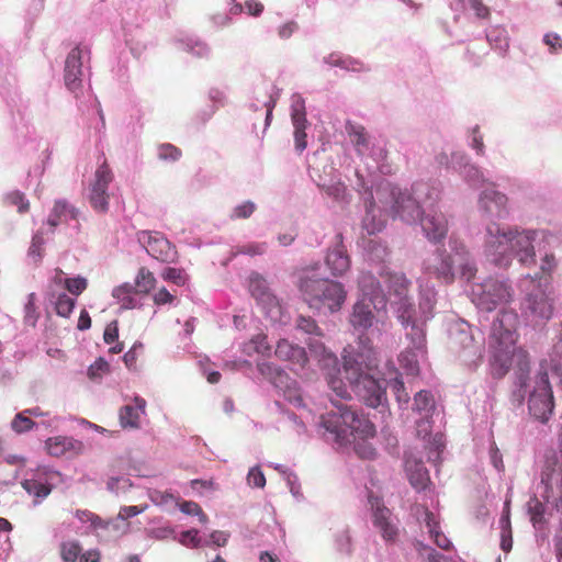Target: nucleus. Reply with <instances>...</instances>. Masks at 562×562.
I'll list each match as a JSON object with an SVG mask.
<instances>
[{
  "instance_id": "22",
  "label": "nucleus",
  "mask_w": 562,
  "mask_h": 562,
  "mask_svg": "<svg viewBox=\"0 0 562 562\" xmlns=\"http://www.w3.org/2000/svg\"><path fill=\"white\" fill-rule=\"evenodd\" d=\"M507 196L494 189H487L480 196V206L491 216L503 218L507 215Z\"/></svg>"
},
{
  "instance_id": "59",
  "label": "nucleus",
  "mask_w": 562,
  "mask_h": 562,
  "mask_svg": "<svg viewBox=\"0 0 562 562\" xmlns=\"http://www.w3.org/2000/svg\"><path fill=\"white\" fill-rule=\"evenodd\" d=\"M247 482L250 486L261 488L266 485V477L259 468H252L248 472Z\"/></svg>"
},
{
  "instance_id": "63",
  "label": "nucleus",
  "mask_w": 562,
  "mask_h": 562,
  "mask_svg": "<svg viewBox=\"0 0 562 562\" xmlns=\"http://www.w3.org/2000/svg\"><path fill=\"white\" fill-rule=\"evenodd\" d=\"M470 8L475 12L480 19H487L490 16V9L482 0H468Z\"/></svg>"
},
{
  "instance_id": "36",
  "label": "nucleus",
  "mask_w": 562,
  "mask_h": 562,
  "mask_svg": "<svg viewBox=\"0 0 562 562\" xmlns=\"http://www.w3.org/2000/svg\"><path fill=\"white\" fill-rule=\"evenodd\" d=\"M243 351L249 357L254 356L255 353L261 356H270L271 347L268 344L267 336L265 334H257L249 341L244 344Z\"/></svg>"
},
{
  "instance_id": "10",
  "label": "nucleus",
  "mask_w": 562,
  "mask_h": 562,
  "mask_svg": "<svg viewBox=\"0 0 562 562\" xmlns=\"http://www.w3.org/2000/svg\"><path fill=\"white\" fill-rule=\"evenodd\" d=\"M137 240L150 257L162 263H173L178 260L176 246L159 232L140 231L137 233Z\"/></svg>"
},
{
  "instance_id": "57",
  "label": "nucleus",
  "mask_w": 562,
  "mask_h": 562,
  "mask_svg": "<svg viewBox=\"0 0 562 562\" xmlns=\"http://www.w3.org/2000/svg\"><path fill=\"white\" fill-rule=\"evenodd\" d=\"M322 189L328 196H331L335 200H342L346 194V186L339 181L329 186H322Z\"/></svg>"
},
{
  "instance_id": "49",
  "label": "nucleus",
  "mask_w": 562,
  "mask_h": 562,
  "mask_svg": "<svg viewBox=\"0 0 562 562\" xmlns=\"http://www.w3.org/2000/svg\"><path fill=\"white\" fill-rule=\"evenodd\" d=\"M502 535H501V548L504 552H509L513 548V537L510 529V520L508 514L501 518Z\"/></svg>"
},
{
  "instance_id": "4",
  "label": "nucleus",
  "mask_w": 562,
  "mask_h": 562,
  "mask_svg": "<svg viewBox=\"0 0 562 562\" xmlns=\"http://www.w3.org/2000/svg\"><path fill=\"white\" fill-rule=\"evenodd\" d=\"M299 288L308 306L318 312L339 311L347 295L341 283L325 278H314V273L310 271L304 272L300 278Z\"/></svg>"
},
{
  "instance_id": "54",
  "label": "nucleus",
  "mask_w": 562,
  "mask_h": 562,
  "mask_svg": "<svg viewBox=\"0 0 562 562\" xmlns=\"http://www.w3.org/2000/svg\"><path fill=\"white\" fill-rule=\"evenodd\" d=\"M35 423L25 415V412L16 414L11 423L12 429L18 434L32 429Z\"/></svg>"
},
{
  "instance_id": "48",
  "label": "nucleus",
  "mask_w": 562,
  "mask_h": 562,
  "mask_svg": "<svg viewBox=\"0 0 562 562\" xmlns=\"http://www.w3.org/2000/svg\"><path fill=\"white\" fill-rule=\"evenodd\" d=\"M161 278L165 281L171 282L178 286H182L188 281V276L183 269L168 267L161 272Z\"/></svg>"
},
{
  "instance_id": "60",
  "label": "nucleus",
  "mask_w": 562,
  "mask_h": 562,
  "mask_svg": "<svg viewBox=\"0 0 562 562\" xmlns=\"http://www.w3.org/2000/svg\"><path fill=\"white\" fill-rule=\"evenodd\" d=\"M44 244L45 239L43 235L41 233H36L32 238L29 254L33 257H37L38 259H41L43 256Z\"/></svg>"
},
{
  "instance_id": "3",
  "label": "nucleus",
  "mask_w": 562,
  "mask_h": 562,
  "mask_svg": "<svg viewBox=\"0 0 562 562\" xmlns=\"http://www.w3.org/2000/svg\"><path fill=\"white\" fill-rule=\"evenodd\" d=\"M548 368V361L542 360L539 364L537 373L532 379L529 378V372H527L526 393L521 403H518L514 398V392L518 389L516 385V368H514V389L512 391L510 397L515 405L520 406L525 402L528 394V412L533 419L542 424H547L549 422L553 415L555 406ZM528 371H530V367L528 368Z\"/></svg>"
},
{
  "instance_id": "41",
  "label": "nucleus",
  "mask_w": 562,
  "mask_h": 562,
  "mask_svg": "<svg viewBox=\"0 0 562 562\" xmlns=\"http://www.w3.org/2000/svg\"><path fill=\"white\" fill-rule=\"evenodd\" d=\"M133 294H135V290L131 283H124L116 286L112 293L113 297L117 299L125 308H133L136 306V300Z\"/></svg>"
},
{
  "instance_id": "45",
  "label": "nucleus",
  "mask_w": 562,
  "mask_h": 562,
  "mask_svg": "<svg viewBox=\"0 0 562 562\" xmlns=\"http://www.w3.org/2000/svg\"><path fill=\"white\" fill-rule=\"evenodd\" d=\"M5 204L10 206H15L18 213L24 214L30 211V201L26 199L25 194L20 191H12L5 196Z\"/></svg>"
},
{
  "instance_id": "46",
  "label": "nucleus",
  "mask_w": 562,
  "mask_h": 562,
  "mask_svg": "<svg viewBox=\"0 0 562 562\" xmlns=\"http://www.w3.org/2000/svg\"><path fill=\"white\" fill-rule=\"evenodd\" d=\"M250 291L254 297L262 303L272 304L276 297L266 289L263 282L259 279L251 280Z\"/></svg>"
},
{
  "instance_id": "38",
  "label": "nucleus",
  "mask_w": 562,
  "mask_h": 562,
  "mask_svg": "<svg viewBox=\"0 0 562 562\" xmlns=\"http://www.w3.org/2000/svg\"><path fill=\"white\" fill-rule=\"evenodd\" d=\"M346 131L351 138V142L357 148L359 154H362L369 146V139L366 130L362 125L352 124L350 122L346 125Z\"/></svg>"
},
{
  "instance_id": "64",
  "label": "nucleus",
  "mask_w": 562,
  "mask_h": 562,
  "mask_svg": "<svg viewBox=\"0 0 562 562\" xmlns=\"http://www.w3.org/2000/svg\"><path fill=\"white\" fill-rule=\"evenodd\" d=\"M543 42L555 53L562 49V38L557 33H548L543 37Z\"/></svg>"
},
{
  "instance_id": "14",
  "label": "nucleus",
  "mask_w": 562,
  "mask_h": 562,
  "mask_svg": "<svg viewBox=\"0 0 562 562\" xmlns=\"http://www.w3.org/2000/svg\"><path fill=\"white\" fill-rule=\"evenodd\" d=\"M369 503L371 505L374 528L384 541L395 542L398 537L397 519L379 497L370 495Z\"/></svg>"
},
{
  "instance_id": "39",
  "label": "nucleus",
  "mask_w": 562,
  "mask_h": 562,
  "mask_svg": "<svg viewBox=\"0 0 562 562\" xmlns=\"http://www.w3.org/2000/svg\"><path fill=\"white\" fill-rule=\"evenodd\" d=\"M435 409V400L430 392L419 391L414 397V411L423 414L425 417H430Z\"/></svg>"
},
{
  "instance_id": "17",
  "label": "nucleus",
  "mask_w": 562,
  "mask_h": 562,
  "mask_svg": "<svg viewBox=\"0 0 562 562\" xmlns=\"http://www.w3.org/2000/svg\"><path fill=\"white\" fill-rule=\"evenodd\" d=\"M361 400L370 407H378L386 401L385 381L369 375L353 387Z\"/></svg>"
},
{
  "instance_id": "24",
  "label": "nucleus",
  "mask_w": 562,
  "mask_h": 562,
  "mask_svg": "<svg viewBox=\"0 0 562 562\" xmlns=\"http://www.w3.org/2000/svg\"><path fill=\"white\" fill-rule=\"evenodd\" d=\"M325 263L334 277H341L350 269V258L340 240L328 250Z\"/></svg>"
},
{
  "instance_id": "5",
  "label": "nucleus",
  "mask_w": 562,
  "mask_h": 562,
  "mask_svg": "<svg viewBox=\"0 0 562 562\" xmlns=\"http://www.w3.org/2000/svg\"><path fill=\"white\" fill-rule=\"evenodd\" d=\"M425 269L427 273L447 283L452 282L456 269H458L461 277L467 280H471L476 271L468 251L462 245L456 247L452 255L446 254L445 251H437L426 261Z\"/></svg>"
},
{
  "instance_id": "1",
  "label": "nucleus",
  "mask_w": 562,
  "mask_h": 562,
  "mask_svg": "<svg viewBox=\"0 0 562 562\" xmlns=\"http://www.w3.org/2000/svg\"><path fill=\"white\" fill-rule=\"evenodd\" d=\"M518 315L514 311L502 310L492 324L491 337L495 341V351L491 361L494 378H503L509 369L516 368V385L514 398L521 403L526 393L529 353L515 346Z\"/></svg>"
},
{
  "instance_id": "43",
  "label": "nucleus",
  "mask_w": 562,
  "mask_h": 562,
  "mask_svg": "<svg viewBox=\"0 0 562 562\" xmlns=\"http://www.w3.org/2000/svg\"><path fill=\"white\" fill-rule=\"evenodd\" d=\"M527 510L530 516V521L533 526L543 524L546 505L536 496L531 497L527 503Z\"/></svg>"
},
{
  "instance_id": "27",
  "label": "nucleus",
  "mask_w": 562,
  "mask_h": 562,
  "mask_svg": "<svg viewBox=\"0 0 562 562\" xmlns=\"http://www.w3.org/2000/svg\"><path fill=\"white\" fill-rule=\"evenodd\" d=\"M405 470L411 485L416 491H424L427 488L430 483V477L423 461L414 458H406Z\"/></svg>"
},
{
  "instance_id": "34",
  "label": "nucleus",
  "mask_w": 562,
  "mask_h": 562,
  "mask_svg": "<svg viewBox=\"0 0 562 562\" xmlns=\"http://www.w3.org/2000/svg\"><path fill=\"white\" fill-rule=\"evenodd\" d=\"M359 349L358 351H353L355 355L359 356V358L366 359V367L368 369L376 368L378 366V352L375 347L373 346L372 341L369 339V337L361 335L359 337Z\"/></svg>"
},
{
  "instance_id": "19",
  "label": "nucleus",
  "mask_w": 562,
  "mask_h": 562,
  "mask_svg": "<svg viewBox=\"0 0 562 562\" xmlns=\"http://www.w3.org/2000/svg\"><path fill=\"white\" fill-rule=\"evenodd\" d=\"M420 225L427 238L431 241H439L446 237L448 232V222L441 212L429 209L423 212Z\"/></svg>"
},
{
  "instance_id": "61",
  "label": "nucleus",
  "mask_w": 562,
  "mask_h": 562,
  "mask_svg": "<svg viewBox=\"0 0 562 562\" xmlns=\"http://www.w3.org/2000/svg\"><path fill=\"white\" fill-rule=\"evenodd\" d=\"M36 295L35 293H31L27 296V303L25 304V319L31 322L32 325H35L38 314L36 313Z\"/></svg>"
},
{
  "instance_id": "62",
  "label": "nucleus",
  "mask_w": 562,
  "mask_h": 562,
  "mask_svg": "<svg viewBox=\"0 0 562 562\" xmlns=\"http://www.w3.org/2000/svg\"><path fill=\"white\" fill-rule=\"evenodd\" d=\"M175 295L171 294L165 286L160 288L154 295L153 302L160 306L166 304H171L175 301Z\"/></svg>"
},
{
  "instance_id": "29",
  "label": "nucleus",
  "mask_w": 562,
  "mask_h": 562,
  "mask_svg": "<svg viewBox=\"0 0 562 562\" xmlns=\"http://www.w3.org/2000/svg\"><path fill=\"white\" fill-rule=\"evenodd\" d=\"M78 210L70 205L66 200H56L47 217V224L54 229L59 224L76 220Z\"/></svg>"
},
{
  "instance_id": "20",
  "label": "nucleus",
  "mask_w": 562,
  "mask_h": 562,
  "mask_svg": "<svg viewBox=\"0 0 562 562\" xmlns=\"http://www.w3.org/2000/svg\"><path fill=\"white\" fill-rule=\"evenodd\" d=\"M342 360L346 378L352 387L370 375L367 373L370 369L366 367V359L355 355L352 348L344 349Z\"/></svg>"
},
{
  "instance_id": "26",
  "label": "nucleus",
  "mask_w": 562,
  "mask_h": 562,
  "mask_svg": "<svg viewBox=\"0 0 562 562\" xmlns=\"http://www.w3.org/2000/svg\"><path fill=\"white\" fill-rule=\"evenodd\" d=\"M292 123L294 126V143L297 153H302L307 147L306 133L307 127L306 113L304 103L299 102L292 108Z\"/></svg>"
},
{
  "instance_id": "44",
  "label": "nucleus",
  "mask_w": 562,
  "mask_h": 562,
  "mask_svg": "<svg viewBox=\"0 0 562 562\" xmlns=\"http://www.w3.org/2000/svg\"><path fill=\"white\" fill-rule=\"evenodd\" d=\"M76 306V300L60 293L55 301V312L60 317H69Z\"/></svg>"
},
{
  "instance_id": "16",
  "label": "nucleus",
  "mask_w": 562,
  "mask_h": 562,
  "mask_svg": "<svg viewBox=\"0 0 562 562\" xmlns=\"http://www.w3.org/2000/svg\"><path fill=\"white\" fill-rule=\"evenodd\" d=\"M323 352L324 356L322 362L325 371L324 375L329 389L338 398H350L348 387L339 376L340 369L338 368L337 357L325 348H323Z\"/></svg>"
},
{
  "instance_id": "8",
  "label": "nucleus",
  "mask_w": 562,
  "mask_h": 562,
  "mask_svg": "<svg viewBox=\"0 0 562 562\" xmlns=\"http://www.w3.org/2000/svg\"><path fill=\"white\" fill-rule=\"evenodd\" d=\"M472 301L481 310L491 312L497 306L508 303L513 297V291L505 281L488 278L482 283L472 286Z\"/></svg>"
},
{
  "instance_id": "52",
  "label": "nucleus",
  "mask_w": 562,
  "mask_h": 562,
  "mask_svg": "<svg viewBox=\"0 0 562 562\" xmlns=\"http://www.w3.org/2000/svg\"><path fill=\"white\" fill-rule=\"evenodd\" d=\"M179 508L182 513L187 515L198 516L200 522L202 524H206L209 520L207 516L203 513L201 506L195 502L183 501L182 503L179 504Z\"/></svg>"
},
{
  "instance_id": "23",
  "label": "nucleus",
  "mask_w": 562,
  "mask_h": 562,
  "mask_svg": "<svg viewBox=\"0 0 562 562\" xmlns=\"http://www.w3.org/2000/svg\"><path fill=\"white\" fill-rule=\"evenodd\" d=\"M274 355L280 360L288 361L300 368H303L308 360L305 349L288 339H280L278 341Z\"/></svg>"
},
{
  "instance_id": "53",
  "label": "nucleus",
  "mask_w": 562,
  "mask_h": 562,
  "mask_svg": "<svg viewBox=\"0 0 562 562\" xmlns=\"http://www.w3.org/2000/svg\"><path fill=\"white\" fill-rule=\"evenodd\" d=\"M296 327L306 334L315 336H323V333L316 322L310 316H299L296 319Z\"/></svg>"
},
{
  "instance_id": "6",
  "label": "nucleus",
  "mask_w": 562,
  "mask_h": 562,
  "mask_svg": "<svg viewBox=\"0 0 562 562\" xmlns=\"http://www.w3.org/2000/svg\"><path fill=\"white\" fill-rule=\"evenodd\" d=\"M541 497L562 514V437L559 451L546 454L540 472Z\"/></svg>"
},
{
  "instance_id": "25",
  "label": "nucleus",
  "mask_w": 562,
  "mask_h": 562,
  "mask_svg": "<svg viewBox=\"0 0 562 562\" xmlns=\"http://www.w3.org/2000/svg\"><path fill=\"white\" fill-rule=\"evenodd\" d=\"M146 401L136 396L132 404H126L120 408L119 418L122 428H139L140 415L145 414Z\"/></svg>"
},
{
  "instance_id": "30",
  "label": "nucleus",
  "mask_w": 562,
  "mask_h": 562,
  "mask_svg": "<svg viewBox=\"0 0 562 562\" xmlns=\"http://www.w3.org/2000/svg\"><path fill=\"white\" fill-rule=\"evenodd\" d=\"M43 474H45L46 476L44 482L42 481L41 472H38L37 474L38 479H26L22 482L23 488L30 495H34L36 498L46 497L52 491V485L49 484V481L53 480L54 476L59 475V473L54 471H45Z\"/></svg>"
},
{
  "instance_id": "12",
  "label": "nucleus",
  "mask_w": 562,
  "mask_h": 562,
  "mask_svg": "<svg viewBox=\"0 0 562 562\" xmlns=\"http://www.w3.org/2000/svg\"><path fill=\"white\" fill-rule=\"evenodd\" d=\"M259 372L268 379L277 389L283 392L284 397L294 406H304L303 397L296 386V382L291 380L289 375L279 367L269 362L258 363Z\"/></svg>"
},
{
  "instance_id": "51",
  "label": "nucleus",
  "mask_w": 562,
  "mask_h": 562,
  "mask_svg": "<svg viewBox=\"0 0 562 562\" xmlns=\"http://www.w3.org/2000/svg\"><path fill=\"white\" fill-rule=\"evenodd\" d=\"M143 344L135 342L133 347L124 355V363L130 370H137L138 358L143 355Z\"/></svg>"
},
{
  "instance_id": "9",
  "label": "nucleus",
  "mask_w": 562,
  "mask_h": 562,
  "mask_svg": "<svg viewBox=\"0 0 562 562\" xmlns=\"http://www.w3.org/2000/svg\"><path fill=\"white\" fill-rule=\"evenodd\" d=\"M381 277L387 286L389 294L394 296V304L398 305V319L403 323L409 321L414 314L408 295L411 282L400 272L387 271L382 273Z\"/></svg>"
},
{
  "instance_id": "35",
  "label": "nucleus",
  "mask_w": 562,
  "mask_h": 562,
  "mask_svg": "<svg viewBox=\"0 0 562 562\" xmlns=\"http://www.w3.org/2000/svg\"><path fill=\"white\" fill-rule=\"evenodd\" d=\"M414 317V315L412 316ZM406 328L409 327V330L406 333V336L411 340L412 349L424 352L426 347V335L425 330L422 326L417 325L413 318L409 321L401 322Z\"/></svg>"
},
{
  "instance_id": "58",
  "label": "nucleus",
  "mask_w": 562,
  "mask_h": 562,
  "mask_svg": "<svg viewBox=\"0 0 562 562\" xmlns=\"http://www.w3.org/2000/svg\"><path fill=\"white\" fill-rule=\"evenodd\" d=\"M392 390H393V392H394V394L396 396V401L400 404H407L408 403L409 395L406 392L404 382L401 379L395 378L393 380V382H392Z\"/></svg>"
},
{
  "instance_id": "13",
  "label": "nucleus",
  "mask_w": 562,
  "mask_h": 562,
  "mask_svg": "<svg viewBox=\"0 0 562 562\" xmlns=\"http://www.w3.org/2000/svg\"><path fill=\"white\" fill-rule=\"evenodd\" d=\"M522 312L533 324L546 323L553 314V299L541 288H536L527 294Z\"/></svg>"
},
{
  "instance_id": "11",
  "label": "nucleus",
  "mask_w": 562,
  "mask_h": 562,
  "mask_svg": "<svg viewBox=\"0 0 562 562\" xmlns=\"http://www.w3.org/2000/svg\"><path fill=\"white\" fill-rule=\"evenodd\" d=\"M113 178L114 176L111 168L106 161H103V164L97 168L88 192L89 203L95 212L106 213L109 211L110 194L108 189Z\"/></svg>"
},
{
  "instance_id": "18",
  "label": "nucleus",
  "mask_w": 562,
  "mask_h": 562,
  "mask_svg": "<svg viewBox=\"0 0 562 562\" xmlns=\"http://www.w3.org/2000/svg\"><path fill=\"white\" fill-rule=\"evenodd\" d=\"M85 50L76 46L68 54L65 61V85L69 91L75 93L76 95L81 89V76H82V57Z\"/></svg>"
},
{
  "instance_id": "15",
  "label": "nucleus",
  "mask_w": 562,
  "mask_h": 562,
  "mask_svg": "<svg viewBox=\"0 0 562 562\" xmlns=\"http://www.w3.org/2000/svg\"><path fill=\"white\" fill-rule=\"evenodd\" d=\"M334 409L321 416V426L331 436V439L340 445L349 443V432L347 424L344 423V415L350 412V408L341 403L331 401Z\"/></svg>"
},
{
  "instance_id": "32",
  "label": "nucleus",
  "mask_w": 562,
  "mask_h": 562,
  "mask_svg": "<svg viewBox=\"0 0 562 562\" xmlns=\"http://www.w3.org/2000/svg\"><path fill=\"white\" fill-rule=\"evenodd\" d=\"M358 284L363 296L369 297L371 303H374V300H379V303L385 304L380 282L371 272L362 271L359 276Z\"/></svg>"
},
{
  "instance_id": "55",
  "label": "nucleus",
  "mask_w": 562,
  "mask_h": 562,
  "mask_svg": "<svg viewBox=\"0 0 562 562\" xmlns=\"http://www.w3.org/2000/svg\"><path fill=\"white\" fill-rule=\"evenodd\" d=\"M255 210H256V205L250 201H246V202L237 205L236 207H234V210L231 214V218L232 220H246L252 215Z\"/></svg>"
},
{
  "instance_id": "40",
  "label": "nucleus",
  "mask_w": 562,
  "mask_h": 562,
  "mask_svg": "<svg viewBox=\"0 0 562 562\" xmlns=\"http://www.w3.org/2000/svg\"><path fill=\"white\" fill-rule=\"evenodd\" d=\"M486 37L490 45L499 53H505L509 47L507 33L502 27H492L487 32Z\"/></svg>"
},
{
  "instance_id": "2",
  "label": "nucleus",
  "mask_w": 562,
  "mask_h": 562,
  "mask_svg": "<svg viewBox=\"0 0 562 562\" xmlns=\"http://www.w3.org/2000/svg\"><path fill=\"white\" fill-rule=\"evenodd\" d=\"M535 235V231H505L493 223L486 229V252L501 267H507L512 256L521 265L531 266L536 262Z\"/></svg>"
},
{
  "instance_id": "37",
  "label": "nucleus",
  "mask_w": 562,
  "mask_h": 562,
  "mask_svg": "<svg viewBox=\"0 0 562 562\" xmlns=\"http://www.w3.org/2000/svg\"><path fill=\"white\" fill-rule=\"evenodd\" d=\"M81 446L79 441H75L67 437H54L46 441V449L50 456L60 457L68 450L74 449L75 446Z\"/></svg>"
},
{
  "instance_id": "28",
  "label": "nucleus",
  "mask_w": 562,
  "mask_h": 562,
  "mask_svg": "<svg viewBox=\"0 0 562 562\" xmlns=\"http://www.w3.org/2000/svg\"><path fill=\"white\" fill-rule=\"evenodd\" d=\"M381 206H378L374 199L367 204V213L363 218V227L369 234H375L380 232L386 222V217L383 212L390 210L380 203Z\"/></svg>"
},
{
  "instance_id": "47",
  "label": "nucleus",
  "mask_w": 562,
  "mask_h": 562,
  "mask_svg": "<svg viewBox=\"0 0 562 562\" xmlns=\"http://www.w3.org/2000/svg\"><path fill=\"white\" fill-rule=\"evenodd\" d=\"M81 551L82 548L79 542L75 540L65 541L60 546V554L63 560L66 562H76L80 557Z\"/></svg>"
},
{
  "instance_id": "50",
  "label": "nucleus",
  "mask_w": 562,
  "mask_h": 562,
  "mask_svg": "<svg viewBox=\"0 0 562 562\" xmlns=\"http://www.w3.org/2000/svg\"><path fill=\"white\" fill-rule=\"evenodd\" d=\"M64 285L70 294L79 296L87 289L88 280L80 276L76 278H66Z\"/></svg>"
},
{
  "instance_id": "7",
  "label": "nucleus",
  "mask_w": 562,
  "mask_h": 562,
  "mask_svg": "<svg viewBox=\"0 0 562 562\" xmlns=\"http://www.w3.org/2000/svg\"><path fill=\"white\" fill-rule=\"evenodd\" d=\"M376 199L385 209L405 222H414L423 213L419 204L407 192H402L390 182H382L376 189Z\"/></svg>"
},
{
  "instance_id": "33",
  "label": "nucleus",
  "mask_w": 562,
  "mask_h": 562,
  "mask_svg": "<svg viewBox=\"0 0 562 562\" xmlns=\"http://www.w3.org/2000/svg\"><path fill=\"white\" fill-rule=\"evenodd\" d=\"M157 283L155 274L146 267H140L132 284L135 294H149Z\"/></svg>"
},
{
  "instance_id": "31",
  "label": "nucleus",
  "mask_w": 562,
  "mask_h": 562,
  "mask_svg": "<svg viewBox=\"0 0 562 562\" xmlns=\"http://www.w3.org/2000/svg\"><path fill=\"white\" fill-rule=\"evenodd\" d=\"M371 301L366 302L363 299L353 305L350 324L355 329H367L372 325L374 315L371 311Z\"/></svg>"
},
{
  "instance_id": "42",
  "label": "nucleus",
  "mask_w": 562,
  "mask_h": 562,
  "mask_svg": "<svg viewBox=\"0 0 562 562\" xmlns=\"http://www.w3.org/2000/svg\"><path fill=\"white\" fill-rule=\"evenodd\" d=\"M416 351L417 350H413L409 348L403 351L398 357L400 364L405 370L406 374L417 375L419 372V364Z\"/></svg>"
},
{
  "instance_id": "56",
  "label": "nucleus",
  "mask_w": 562,
  "mask_h": 562,
  "mask_svg": "<svg viewBox=\"0 0 562 562\" xmlns=\"http://www.w3.org/2000/svg\"><path fill=\"white\" fill-rule=\"evenodd\" d=\"M158 157L162 160L176 161L181 157V150L171 144H162L158 147Z\"/></svg>"
},
{
  "instance_id": "21",
  "label": "nucleus",
  "mask_w": 562,
  "mask_h": 562,
  "mask_svg": "<svg viewBox=\"0 0 562 562\" xmlns=\"http://www.w3.org/2000/svg\"><path fill=\"white\" fill-rule=\"evenodd\" d=\"M344 423H348L347 427L349 432V442L351 439H368L375 436L374 425L364 416L358 415L355 411L346 412L344 415Z\"/></svg>"
}]
</instances>
